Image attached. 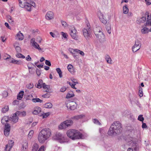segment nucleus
Returning a JSON list of instances; mask_svg holds the SVG:
<instances>
[{
  "label": "nucleus",
  "mask_w": 151,
  "mask_h": 151,
  "mask_svg": "<svg viewBox=\"0 0 151 151\" xmlns=\"http://www.w3.org/2000/svg\"><path fill=\"white\" fill-rule=\"evenodd\" d=\"M122 131V126L119 121L114 122L111 125L108 132L110 136H114L121 133Z\"/></svg>",
  "instance_id": "f257e3e1"
},
{
  "label": "nucleus",
  "mask_w": 151,
  "mask_h": 151,
  "mask_svg": "<svg viewBox=\"0 0 151 151\" xmlns=\"http://www.w3.org/2000/svg\"><path fill=\"white\" fill-rule=\"evenodd\" d=\"M51 135V130L48 128L43 129L39 134L38 139L39 142L43 143Z\"/></svg>",
  "instance_id": "f03ea898"
},
{
  "label": "nucleus",
  "mask_w": 151,
  "mask_h": 151,
  "mask_svg": "<svg viewBox=\"0 0 151 151\" xmlns=\"http://www.w3.org/2000/svg\"><path fill=\"white\" fill-rule=\"evenodd\" d=\"M66 134L68 137L72 140L81 139L83 137V135L81 133L75 129L68 130Z\"/></svg>",
  "instance_id": "7ed1b4c3"
},
{
  "label": "nucleus",
  "mask_w": 151,
  "mask_h": 151,
  "mask_svg": "<svg viewBox=\"0 0 151 151\" xmlns=\"http://www.w3.org/2000/svg\"><path fill=\"white\" fill-rule=\"evenodd\" d=\"M145 15L147 16V21L145 25V27H144L141 29V32L143 34L147 33L149 32H151V16H150L148 12H146Z\"/></svg>",
  "instance_id": "20e7f679"
},
{
  "label": "nucleus",
  "mask_w": 151,
  "mask_h": 151,
  "mask_svg": "<svg viewBox=\"0 0 151 151\" xmlns=\"http://www.w3.org/2000/svg\"><path fill=\"white\" fill-rule=\"evenodd\" d=\"M87 28H84L82 31L83 35L87 40H89L92 37L91 32H92L91 29L90 28V26L89 24H87Z\"/></svg>",
  "instance_id": "39448f33"
},
{
  "label": "nucleus",
  "mask_w": 151,
  "mask_h": 151,
  "mask_svg": "<svg viewBox=\"0 0 151 151\" xmlns=\"http://www.w3.org/2000/svg\"><path fill=\"white\" fill-rule=\"evenodd\" d=\"M73 124V122L71 120H67L61 123L59 126L58 128L60 129H65L72 125Z\"/></svg>",
  "instance_id": "423d86ee"
},
{
  "label": "nucleus",
  "mask_w": 151,
  "mask_h": 151,
  "mask_svg": "<svg viewBox=\"0 0 151 151\" xmlns=\"http://www.w3.org/2000/svg\"><path fill=\"white\" fill-rule=\"evenodd\" d=\"M65 104L68 109L71 110H74L76 108L77 106V104L76 103L73 101H68Z\"/></svg>",
  "instance_id": "0eeeda50"
},
{
  "label": "nucleus",
  "mask_w": 151,
  "mask_h": 151,
  "mask_svg": "<svg viewBox=\"0 0 151 151\" xmlns=\"http://www.w3.org/2000/svg\"><path fill=\"white\" fill-rule=\"evenodd\" d=\"M53 138L56 140H58L60 143H63L66 142L64 136L61 134L57 133L53 137Z\"/></svg>",
  "instance_id": "6e6552de"
},
{
  "label": "nucleus",
  "mask_w": 151,
  "mask_h": 151,
  "mask_svg": "<svg viewBox=\"0 0 151 151\" xmlns=\"http://www.w3.org/2000/svg\"><path fill=\"white\" fill-rule=\"evenodd\" d=\"M141 46V42L138 40H136L135 44L132 47V51L136 52L140 49Z\"/></svg>",
  "instance_id": "1a4fd4ad"
},
{
  "label": "nucleus",
  "mask_w": 151,
  "mask_h": 151,
  "mask_svg": "<svg viewBox=\"0 0 151 151\" xmlns=\"http://www.w3.org/2000/svg\"><path fill=\"white\" fill-rule=\"evenodd\" d=\"M98 34L94 33L96 36L99 40L100 42H103L105 40V37L104 34L101 32L100 30L99 31Z\"/></svg>",
  "instance_id": "9d476101"
},
{
  "label": "nucleus",
  "mask_w": 151,
  "mask_h": 151,
  "mask_svg": "<svg viewBox=\"0 0 151 151\" xmlns=\"http://www.w3.org/2000/svg\"><path fill=\"white\" fill-rule=\"evenodd\" d=\"M77 30L74 27L71 29L70 32V35L71 37L75 40H77L78 39V36L77 35Z\"/></svg>",
  "instance_id": "9b49d317"
},
{
  "label": "nucleus",
  "mask_w": 151,
  "mask_h": 151,
  "mask_svg": "<svg viewBox=\"0 0 151 151\" xmlns=\"http://www.w3.org/2000/svg\"><path fill=\"white\" fill-rule=\"evenodd\" d=\"M10 131V126L9 124L7 123L5 125L4 133L6 136H8L9 135Z\"/></svg>",
  "instance_id": "f8f14e48"
},
{
  "label": "nucleus",
  "mask_w": 151,
  "mask_h": 151,
  "mask_svg": "<svg viewBox=\"0 0 151 151\" xmlns=\"http://www.w3.org/2000/svg\"><path fill=\"white\" fill-rule=\"evenodd\" d=\"M31 44L32 46L36 49L39 50H41V48L40 47L39 45L35 42V39L34 38H32L30 41Z\"/></svg>",
  "instance_id": "ddd939ff"
},
{
  "label": "nucleus",
  "mask_w": 151,
  "mask_h": 151,
  "mask_svg": "<svg viewBox=\"0 0 151 151\" xmlns=\"http://www.w3.org/2000/svg\"><path fill=\"white\" fill-rule=\"evenodd\" d=\"M145 21H147V16L145 13L142 17L138 18L137 22V24H140L144 23Z\"/></svg>",
  "instance_id": "4468645a"
},
{
  "label": "nucleus",
  "mask_w": 151,
  "mask_h": 151,
  "mask_svg": "<svg viewBox=\"0 0 151 151\" xmlns=\"http://www.w3.org/2000/svg\"><path fill=\"white\" fill-rule=\"evenodd\" d=\"M14 142L13 140H9V145H7L6 146L5 151H10L14 145Z\"/></svg>",
  "instance_id": "2eb2a0df"
},
{
  "label": "nucleus",
  "mask_w": 151,
  "mask_h": 151,
  "mask_svg": "<svg viewBox=\"0 0 151 151\" xmlns=\"http://www.w3.org/2000/svg\"><path fill=\"white\" fill-rule=\"evenodd\" d=\"M18 117L15 113L13 114V116L12 117H10L9 118V120L13 123H15L18 122Z\"/></svg>",
  "instance_id": "dca6fc26"
},
{
  "label": "nucleus",
  "mask_w": 151,
  "mask_h": 151,
  "mask_svg": "<svg viewBox=\"0 0 151 151\" xmlns=\"http://www.w3.org/2000/svg\"><path fill=\"white\" fill-rule=\"evenodd\" d=\"M47 19L50 20L52 19L53 18V14L52 12H48L45 16Z\"/></svg>",
  "instance_id": "f3484780"
},
{
  "label": "nucleus",
  "mask_w": 151,
  "mask_h": 151,
  "mask_svg": "<svg viewBox=\"0 0 151 151\" xmlns=\"http://www.w3.org/2000/svg\"><path fill=\"white\" fill-rule=\"evenodd\" d=\"M15 113L17 115V116H19L20 117H24L26 116V112L25 111H17Z\"/></svg>",
  "instance_id": "a211bd4d"
},
{
  "label": "nucleus",
  "mask_w": 151,
  "mask_h": 151,
  "mask_svg": "<svg viewBox=\"0 0 151 151\" xmlns=\"http://www.w3.org/2000/svg\"><path fill=\"white\" fill-rule=\"evenodd\" d=\"M84 117H85L84 114H81L73 116L71 118V119L73 120H78L80 119H81Z\"/></svg>",
  "instance_id": "6ab92c4d"
},
{
  "label": "nucleus",
  "mask_w": 151,
  "mask_h": 151,
  "mask_svg": "<svg viewBox=\"0 0 151 151\" xmlns=\"http://www.w3.org/2000/svg\"><path fill=\"white\" fill-rule=\"evenodd\" d=\"M16 38L19 40H22L24 39V35L23 34L19 31L17 34Z\"/></svg>",
  "instance_id": "aec40b11"
},
{
  "label": "nucleus",
  "mask_w": 151,
  "mask_h": 151,
  "mask_svg": "<svg viewBox=\"0 0 151 151\" xmlns=\"http://www.w3.org/2000/svg\"><path fill=\"white\" fill-rule=\"evenodd\" d=\"M23 8H25L28 11H31L32 5L27 2H26L24 4H23Z\"/></svg>",
  "instance_id": "412c9836"
},
{
  "label": "nucleus",
  "mask_w": 151,
  "mask_h": 151,
  "mask_svg": "<svg viewBox=\"0 0 151 151\" xmlns=\"http://www.w3.org/2000/svg\"><path fill=\"white\" fill-rule=\"evenodd\" d=\"M100 13V17H99V19L100 20L101 22L103 23L104 24H106L107 23V20L106 19H105L103 17L104 15L103 14L101 13V12Z\"/></svg>",
  "instance_id": "4be33fe9"
},
{
  "label": "nucleus",
  "mask_w": 151,
  "mask_h": 151,
  "mask_svg": "<svg viewBox=\"0 0 151 151\" xmlns=\"http://www.w3.org/2000/svg\"><path fill=\"white\" fill-rule=\"evenodd\" d=\"M41 108L38 107L35 109V110L32 112V113L33 114L35 115L38 114V115L39 116V114H40V113L41 112Z\"/></svg>",
  "instance_id": "5701e85b"
},
{
  "label": "nucleus",
  "mask_w": 151,
  "mask_h": 151,
  "mask_svg": "<svg viewBox=\"0 0 151 151\" xmlns=\"http://www.w3.org/2000/svg\"><path fill=\"white\" fill-rule=\"evenodd\" d=\"M105 59L106 60L107 63H108L111 64L112 60L110 57L108 55H106L105 56Z\"/></svg>",
  "instance_id": "b1692460"
},
{
  "label": "nucleus",
  "mask_w": 151,
  "mask_h": 151,
  "mask_svg": "<svg viewBox=\"0 0 151 151\" xmlns=\"http://www.w3.org/2000/svg\"><path fill=\"white\" fill-rule=\"evenodd\" d=\"M11 63L18 65H21L23 63L22 61L21 60H17L14 59H13V60L11 61Z\"/></svg>",
  "instance_id": "393cba45"
},
{
  "label": "nucleus",
  "mask_w": 151,
  "mask_h": 151,
  "mask_svg": "<svg viewBox=\"0 0 151 151\" xmlns=\"http://www.w3.org/2000/svg\"><path fill=\"white\" fill-rule=\"evenodd\" d=\"M24 93V91H21L17 95V99L19 100H21L23 97Z\"/></svg>",
  "instance_id": "a878e982"
},
{
  "label": "nucleus",
  "mask_w": 151,
  "mask_h": 151,
  "mask_svg": "<svg viewBox=\"0 0 151 151\" xmlns=\"http://www.w3.org/2000/svg\"><path fill=\"white\" fill-rule=\"evenodd\" d=\"M74 96V95L73 92L70 91L68 93L66 96V98L67 99H69L73 97Z\"/></svg>",
  "instance_id": "bb28decb"
},
{
  "label": "nucleus",
  "mask_w": 151,
  "mask_h": 151,
  "mask_svg": "<svg viewBox=\"0 0 151 151\" xmlns=\"http://www.w3.org/2000/svg\"><path fill=\"white\" fill-rule=\"evenodd\" d=\"M43 83V81L41 79H40L38 81V83L36 85V87L39 88H41L42 87V84Z\"/></svg>",
  "instance_id": "cd10ccee"
},
{
  "label": "nucleus",
  "mask_w": 151,
  "mask_h": 151,
  "mask_svg": "<svg viewBox=\"0 0 151 151\" xmlns=\"http://www.w3.org/2000/svg\"><path fill=\"white\" fill-rule=\"evenodd\" d=\"M106 29L107 32L109 34H111V26L110 24H107L106 27Z\"/></svg>",
  "instance_id": "c85d7f7f"
},
{
  "label": "nucleus",
  "mask_w": 151,
  "mask_h": 151,
  "mask_svg": "<svg viewBox=\"0 0 151 151\" xmlns=\"http://www.w3.org/2000/svg\"><path fill=\"white\" fill-rule=\"evenodd\" d=\"M27 144V142H26L23 143L22 148V151H25L26 150L28 147Z\"/></svg>",
  "instance_id": "c756f323"
},
{
  "label": "nucleus",
  "mask_w": 151,
  "mask_h": 151,
  "mask_svg": "<svg viewBox=\"0 0 151 151\" xmlns=\"http://www.w3.org/2000/svg\"><path fill=\"white\" fill-rule=\"evenodd\" d=\"M67 68L69 72L71 73H74L73 70V66L69 64L68 65Z\"/></svg>",
  "instance_id": "7c9ffc66"
},
{
  "label": "nucleus",
  "mask_w": 151,
  "mask_h": 151,
  "mask_svg": "<svg viewBox=\"0 0 151 151\" xmlns=\"http://www.w3.org/2000/svg\"><path fill=\"white\" fill-rule=\"evenodd\" d=\"M38 147V145L37 143H35L33 145L32 151H37Z\"/></svg>",
  "instance_id": "2f4dec72"
},
{
  "label": "nucleus",
  "mask_w": 151,
  "mask_h": 151,
  "mask_svg": "<svg viewBox=\"0 0 151 151\" xmlns=\"http://www.w3.org/2000/svg\"><path fill=\"white\" fill-rule=\"evenodd\" d=\"M32 101L34 103H42L43 101L42 100L38 98H33L32 99Z\"/></svg>",
  "instance_id": "473e14b6"
},
{
  "label": "nucleus",
  "mask_w": 151,
  "mask_h": 151,
  "mask_svg": "<svg viewBox=\"0 0 151 151\" xmlns=\"http://www.w3.org/2000/svg\"><path fill=\"white\" fill-rule=\"evenodd\" d=\"M26 2V0H21L19 2V5L21 7L23 8V4H24Z\"/></svg>",
  "instance_id": "72a5a7b5"
},
{
  "label": "nucleus",
  "mask_w": 151,
  "mask_h": 151,
  "mask_svg": "<svg viewBox=\"0 0 151 151\" xmlns=\"http://www.w3.org/2000/svg\"><path fill=\"white\" fill-rule=\"evenodd\" d=\"M56 70L58 73L60 77L62 78L63 77L62 73L60 69L59 68H57L56 69Z\"/></svg>",
  "instance_id": "f704fd0d"
},
{
  "label": "nucleus",
  "mask_w": 151,
  "mask_h": 151,
  "mask_svg": "<svg viewBox=\"0 0 151 151\" xmlns=\"http://www.w3.org/2000/svg\"><path fill=\"white\" fill-rule=\"evenodd\" d=\"M129 10L126 5L124 6L123 7V13L125 14H127L128 13Z\"/></svg>",
  "instance_id": "c9c22d12"
},
{
  "label": "nucleus",
  "mask_w": 151,
  "mask_h": 151,
  "mask_svg": "<svg viewBox=\"0 0 151 151\" xmlns=\"http://www.w3.org/2000/svg\"><path fill=\"white\" fill-rule=\"evenodd\" d=\"M9 109L8 106H5L1 110L2 112L3 113H5L8 111Z\"/></svg>",
  "instance_id": "e433bc0d"
},
{
  "label": "nucleus",
  "mask_w": 151,
  "mask_h": 151,
  "mask_svg": "<svg viewBox=\"0 0 151 151\" xmlns=\"http://www.w3.org/2000/svg\"><path fill=\"white\" fill-rule=\"evenodd\" d=\"M52 106V105L51 103H47L45 104V107L46 108H51Z\"/></svg>",
  "instance_id": "4c0bfd02"
},
{
  "label": "nucleus",
  "mask_w": 151,
  "mask_h": 151,
  "mask_svg": "<svg viewBox=\"0 0 151 151\" xmlns=\"http://www.w3.org/2000/svg\"><path fill=\"white\" fill-rule=\"evenodd\" d=\"M92 121L95 124H98L99 125H101V124L99 121L96 119H93Z\"/></svg>",
  "instance_id": "58836bf2"
},
{
  "label": "nucleus",
  "mask_w": 151,
  "mask_h": 151,
  "mask_svg": "<svg viewBox=\"0 0 151 151\" xmlns=\"http://www.w3.org/2000/svg\"><path fill=\"white\" fill-rule=\"evenodd\" d=\"M49 115V113H43V114L41 113L39 114V116H42L43 118H45L47 117Z\"/></svg>",
  "instance_id": "ea45409f"
},
{
  "label": "nucleus",
  "mask_w": 151,
  "mask_h": 151,
  "mask_svg": "<svg viewBox=\"0 0 151 151\" xmlns=\"http://www.w3.org/2000/svg\"><path fill=\"white\" fill-rule=\"evenodd\" d=\"M139 96L140 97L143 96V89L140 86L139 87Z\"/></svg>",
  "instance_id": "a19ab883"
},
{
  "label": "nucleus",
  "mask_w": 151,
  "mask_h": 151,
  "mask_svg": "<svg viewBox=\"0 0 151 151\" xmlns=\"http://www.w3.org/2000/svg\"><path fill=\"white\" fill-rule=\"evenodd\" d=\"M17 57L19 58H24L25 56L20 53H18L16 55Z\"/></svg>",
  "instance_id": "79ce46f5"
},
{
  "label": "nucleus",
  "mask_w": 151,
  "mask_h": 151,
  "mask_svg": "<svg viewBox=\"0 0 151 151\" xmlns=\"http://www.w3.org/2000/svg\"><path fill=\"white\" fill-rule=\"evenodd\" d=\"M138 120L143 122L144 120V118L143 117L142 115H140L138 116Z\"/></svg>",
  "instance_id": "37998d69"
},
{
  "label": "nucleus",
  "mask_w": 151,
  "mask_h": 151,
  "mask_svg": "<svg viewBox=\"0 0 151 151\" xmlns=\"http://www.w3.org/2000/svg\"><path fill=\"white\" fill-rule=\"evenodd\" d=\"M13 59H14L13 58H11L10 56L9 55L8 57L5 59V60H6L7 61H8L9 62L11 63V61L12 60H13Z\"/></svg>",
  "instance_id": "c03bdc74"
},
{
  "label": "nucleus",
  "mask_w": 151,
  "mask_h": 151,
  "mask_svg": "<svg viewBox=\"0 0 151 151\" xmlns=\"http://www.w3.org/2000/svg\"><path fill=\"white\" fill-rule=\"evenodd\" d=\"M44 89H46L45 91L46 92H49L51 90L50 89V86L49 85H47V86L45 87V88H43Z\"/></svg>",
  "instance_id": "a18cd8bd"
},
{
  "label": "nucleus",
  "mask_w": 151,
  "mask_h": 151,
  "mask_svg": "<svg viewBox=\"0 0 151 151\" xmlns=\"http://www.w3.org/2000/svg\"><path fill=\"white\" fill-rule=\"evenodd\" d=\"M15 49H16V51L17 52H19L21 51V48L19 46H16L15 47Z\"/></svg>",
  "instance_id": "49530a36"
},
{
  "label": "nucleus",
  "mask_w": 151,
  "mask_h": 151,
  "mask_svg": "<svg viewBox=\"0 0 151 151\" xmlns=\"http://www.w3.org/2000/svg\"><path fill=\"white\" fill-rule=\"evenodd\" d=\"M34 133V131L32 130H31L30 131V132H29V134L28 135V137L30 138L31 137L32 134Z\"/></svg>",
  "instance_id": "de8ad7c7"
},
{
  "label": "nucleus",
  "mask_w": 151,
  "mask_h": 151,
  "mask_svg": "<svg viewBox=\"0 0 151 151\" xmlns=\"http://www.w3.org/2000/svg\"><path fill=\"white\" fill-rule=\"evenodd\" d=\"M61 22L62 25L63 27H65L67 26V24L65 21L62 20L61 21Z\"/></svg>",
  "instance_id": "09e8293b"
},
{
  "label": "nucleus",
  "mask_w": 151,
  "mask_h": 151,
  "mask_svg": "<svg viewBox=\"0 0 151 151\" xmlns=\"http://www.w3.org/2000/svg\"><path fill=\"white\" fill-rule=\"evenodd\" d=\"M68 50L72 55L75 54V53L73 52H74V49L70 48Z\"/></svg>",
  "instance_id": "8fccbe9b"
},
{
  "label": "nucleus",
  "mask_w": 151,
  "mask_h": 151,
  "mask_svg": "<svg viewBox=\"0 0 151 151\" xmlns=\"http://www.w3.org/2000/svg\"><path fill=\"white\" fill-rule=\"evenodd\" d=\"M45 64L49 66H51V63L50 62V61L48 60H46L45 61Z\"/></svg>",
  "instance_id": "3c124183"
},
{
  "label": "nucleus",
  "mask_w": 151,
  "mask_h": 151,
  "mask_svg": "<svg viewBox=\"0 0 151 151\" xmlns=\"http://www.w3.org/2000/svg\"><path fill=\"white\" fill-rule=\"evenodd\" d=\"M66 90V87L65 86H63L60 89V91L62 92H64Z\"/></svg>",
  "instance_id": "603ef678"
},
{
  "label": "nucleus",
  "mask_w": 151,
  "mask_h": 151,
  "mask_svg": "<svg viewBox=\"0 0 151 151\" xmlns=\"http://www.w3.org/2000/svg\"><path fill=\"white\" fill-rule=\"evenodd\" d=\"M26 60L27 61H30L31 60L32 58L30 57L29 55H28L26 58Z\"/></svg>",
  "instance_id": "864d4df0"
},
{
  "label": "nucleus",
  "mask_w": 151,
  "mask_h": 151,
  "mask_svg": "<svg viewBox=\"0 0 151 151\" xmlns=\"http://www.w3.org/2000/svg\"><path fill=\"white\" fill-rule=\"evenodd\" d=\"M45 147L44 146H41L39 149L38 151H44Z\"/></svg>",
  "instance_id": "5fc2aeb1"
},
{
  "label": "nucleus",
  "mask_w": 151,
  "mask_h": 151,
  "mask_svg": "<svg viewBox=\"0 0 151 151\" xmlns=\"http://www.w3.org/2000/svg\"><path fill=\"white\" fill-rule=\"evenodd\" d=\"M146 4L147 5H150L151 4V0H145Z\"/></svg>",
  "instance_id": "6e6d98bb"
},
{
  "label": "nucleus",
  "mask_w": 151,
  "mask_h": 151,
  "mask_svg": "<svg viewBox=\"0 0 151 151\" xmlns=\"http://www.w3.org/2000/svg\"><path fill=\"white\" fill-rule=\"evenodd\" d=\"M4 120H5L6 122H8V117L7 116H5L1 120V122H2V121Z\"/></svg>",
  "instance_id": "4d7b16f0"
},
{
  "label": "nucleus",
  "mask_w": 151,
  "mask_h": 151,
  "mask_svg": "<svg viewBox=\"0 0 151 151\" xmlns=\"http://www.w3.org/2000/svg\"><path fill=\"white\" fill-rule=\"evenodd\" d=\"M61 34L62 35L63 37L65 38H67V34L63 32H61Z\"/></svg>",
  "instance_id": "13d9d810"
},
{
  "label": "nucleus",
  "mask_w": 151,
  "mask_h": 151,
  "mask_svg": "<svg viewBox=\"0 0 151 151\" xmlns=\"http://www.w3.org/2000/svg\"><path fill=\"white\" fill-rule=\"evenodd\" d=\"M24 98H25L26 99V100H29V99H30V97H32V96L31 95H28L27 96H26L25 97V95H24Z\"/></svg>",
  "instance_id": "bf43d9fd"
},
{
  "label": "nucleus",
  "mask_w": 151,
  "mask_h": 151,
  "mask_svg": "<svg viewBox=\"0 0 151 151\" xmlns=\"http://www.w3.org/2000/svg\"><path fill=\"white\" fill-rule=\"evenodd\" d=\"M5 25L10 29H11V28L9 26V24L7 22H5L4 24Z\"/></svg>",
  "instance_id": "052dcab7"
},
{
  "label": "nucleus",
  "mask_w": 151,
  "mask_h": 151,
  "mask_svg": "<svg viewBox=\"0 0 151 151\" xmlns=\"http://www.w3.org/2000/svg\"><path fill=\"white\" fill-rule=\"evenodd\" d=\"M42 96L43 98H47L49 97V95L47 93H46L45 94L43 95Z\"/></svg>",
  "instance_id": "680f3d73"
},
{
  "label": "nucleus",
  "mask_w": 151,
  "mask_h": 151,
  "mask_svg": "<svg viewBox=\"0 0 151 151\" xmlns=\"http://www.w3.org/2000/svg\"><path fill=\"white\" fill-rule=\"evenodd\" d=\"M19 103V101L17 100H15L13 102V104L14 105L15 104H18Z\"/></svg>",
  "instance_id": "e2e57ef3"
},
{
  "label": "nucleus",
  "mask_w": 151,
  "mask_h": 151,
  "mask_svg": "<svg viewBox=\"0 0 151 151\" xmlns=\"http://www.w3.org/2000/svg\"><path fill=\"white\" fill-rule=\"evenodd\" d=\"M33 87V85L32 83H30L28 86V88L29 89H31Z\"/></svg>",
  "instance_id": "0e129e2a"
},
{
  "label": "nucleus",
  "mask_w": 151,
  "mask_h": 151,
  "mask_svg": "<svg viewBox=\"0 0 151 151\" xmlns=\"http://www.w3.org/2000/svg\"><path fill=\"white\" fill-rule=\"evenodd\" d=\"M36 72L37 75L38 76H40L41 74L40 70L38 69H37L36 70Z\"/></svg>",
  "instance_id": "69168bd1"
},
{
  "label": "nucleus",
  "mask_w": 151,
  "mask_h": 151,
  "mask_svg": "<svg viewBox=\"0 0 151 151\" xmlns=\"http://www.w3.org/2000/svg\"><path fill=\"white\" fill-rule=\"evenodd\" d=\"M147 126L145 123H144L143 122L142 123V127L143 128H145L147 127Z\"/></svg>",
  "instance_id": "338daca9"
},
{
  "label": "nucleus",
  "mask_w": 151,
  "mask_h": 151,
  "mask_svg": "<svg viewBox=\"0 0 151 151\" xmlns=\"http://www.w3.org/2000/svg\"><path fill=\"white\" fill-rule=\"evenodd\" d=\"M42 39L41 38L39 37H37V41L39 43L41 42Z\"/></svg>",
  "instance_id": "774afa93"
}]
</instances>
